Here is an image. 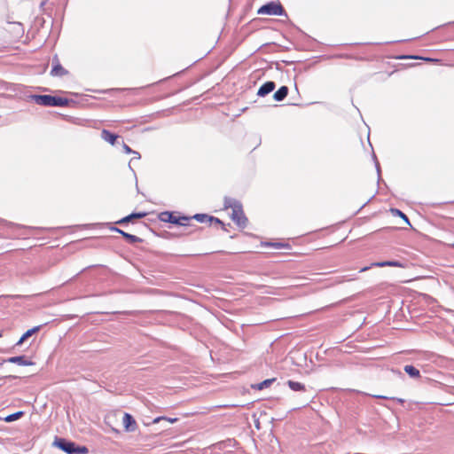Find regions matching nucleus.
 Masks as SVG:
<instances>
[{
    "mask_svg": "<svg viewBox=\"0 0 454 454\" xmlns=\"http://www.w3.org/2000/svg\"><path fill=\"white\" fill-rule=\"evenodd\" d=\"M224 207L231 209V219L239 226L245 227L247 224V217L242 210L241 204L232 198L224 199Z\"/></svg>",
    "mask_w": 454,
    "mask_h": 454,
    "instance_id": "f257e3e1",
    "label": "nucleus"
},
{
    "mask_svg": "<svg viewBox=\"0 0 454 454\" xmlns=\"http://www.w3.org/2000/svg\"><path fill=\"white\" fill-rule=\"evenodd\" d=\"M32 99L40 106H65L68 104L67 98L53 97L51 95H34Z\"/></svg>",
    "mask_w": 454,
    "mask_h": 454,
    "instance_id": "f03ea898",
    "label": "nucleus"
},
{
    "mask_svg": "<svg viewBox=\"0 0 454 454\" xmlns=\"http://www.w3.org/2000/svg\"><path fill=\"white\" fill-rule=\"evenodd\" d=\"M55 445L67 454H86L88 452L86 447H76L74 442L65 439H58Z\"/></svg>",
    "mask_w": 454,
    "mask_h": 454,
    "instance_id": "7ed1b4c3",
    "label": "nucleus"
},
{
    "mask_svg": "<svg viewBox=\"0 0 454 454\" xmlns=\"http://www.w3.org/2000/svg\"><path fill=\"white\" fill-rule=\"evenodd\" d=\"M284 12L283 7L277 3H268L258 10V14L262 15H282Z\"/></svg>",
    "mask_w": 454,
    "mask_h": 454,
    "instance_id": "20e7f679",
    "label": "nucleus"
},
{
    "mask_svg": "<svg viewBox=\"0 0 454 454\" xmlns=\"http://www.w3.org/2000/svg\"><path fill=\"white\" fill-rule=\"evenodd\" d=\"M122 423L126 432H134L136 430L137 423L130 414L124 413Z\"/></svg>",
    "mask_w": 454,
    "mask_h": 454,
    "instance_id": "39448f33",
    "label": "nucleus"
},
{
    "mask_svg": "<svg viewBox=\"0 0 454 454\" xmlns=\"http://www.w3.org/2000/svg\"><path fill=\"white\" fill-rule=\"evenodd\" d=\"M52 64H53V67H52V69L51 71V74L53 75V76H62L64 74H67V70L64 69L61 65L59 64V59L57 57H55L52 60Z\"/></svg>",
    "mask_w": 454,
    "mask_h": 454,
    "instance_id": "423d86ee",
    "label": "nucleus"
},
{
    "mask_svg": "<svg viewBox=\"0 0 454 454\" xmlns=\"http://www.w3.org/2000/svg\"><path fill=\"white\" fill-rule=\"evenodd\" d=\"M275 89V83L273 82H267L262 84L258 90V96L264 97L267 94L270 93Z\"/></svg>",
    "mask_w": 454,
    "mask_h": 454,
    "instance_id": "0eeeda50",
    "label": "nucleus"
},
{
    "mask_svg": "<svg viewBox=\"0 0 454 454\" xmlns=\"http://www.w3.org/2000/svg\"><path fill=\"white\" fill-rule=\"evenodd\" d=\"M8 363L16 364L21 366L31 365L32 362L26 359L24 356H12L6 360Z\"/></svg>",
    "mask_w": 454,
    "mask_h": 454,
    "instance_id": "6e6552de",
    "label": "nucleus"
},
{
    "mask_svg": "<svg viewBox=\"0 0 454 454\" xmlns=\"http://www.w3.org/2000/svg\"><path fill=\"white\" fill-rule=\"evenodd\" d=\"M41 329V325L35 326L29 330H27L19 340L16 345H21L26 340H27L29 337H31L33 334L39 332Z\"/></svg>",
    "mask_w": 454,
    "mask_h": 454,
    "instance_id": "1a4fd4ad",
    "label": "nucleus"
},
{
    "mask_svg": "<svg viewBox=\"0 0 454 454\" xmlns=\"http://www.w3.org/2000/svg\"><path fill=\"white\" fill-rule=\"evenodd\" d=\"M118 136L111 133L106 129H103L101 132V138L108 142L111 145H114Z\"/></svg>",
    "mask_w": 454,
    "mask_h": 454,
    "instance_id": "9d476101",
    "label": "nucleus"
},
{
    "mask_svg": "<svg viewBox=\"0 0 454 454\" xmlns=\"http://www.w3.org/2000/svg\"><path fill=\"white\" fill-rule=\"evenodd\" d=\"M192 218L196 219L198 222H200V223H205L207 221H208V222L215 221L217 223H221V221L219 219L215 218L213 216H208L207 215H205V214H196L193 215Z\"/></svg>",
    "mask_w": 454,
    "mask_h": 454,
    "instance_id": "9b49d317",
    "label": "nucleus"
},
{
    "mask_svg": "<svg viewBox=\"0 0 454 454\" xmlns=\"http://www.w3.org/2000/svg\"><path fill=\"white\" fill-rule=\"evenodd\" d=\"M287 87L282 86L274 93L273 98L276 101H281L287 96Z\"/></svg>",
    "mask_w": 454,
    "mask_h": 454,
    "instance_id": "f8f14e48",
    "label": "nucleus"
},
{
    "mask_svg": "<svg viewBox=\"0 0 454 454\" xmlns=\"http://www.w3.org/2000/svg\"><path fill=\"white\" fill-rule=\"evenodd\" d=\"M160 220L169 222L171 223H177V217L173 215V214L170 212H162L160 214Z\"/></svg>",
    "mask_w": 454,
    "mask_h": 454,
    "instance_id": "ddd939ff",
    "label": "nucleus"
},
{
    "mask_svg": "<svg viewBox=\"0 0 454 454\" xmlns=\"http://www.w3.org/2000/svg\"><path fill=\"white\" fill-rule=\"evenodd\" d=\"M287 385L293 391H305L306 390L305 386L300 382H296L294 380H288Z\"/></svg>",
    "mask_w": 454,
    "mask_h": 454,
    "instance_id": "4468645a",
    "label": "nucleus"
},
{
    "mask_svg": "<svg viewBox=\"0 0 454 454\" xmlns=\"http://www.w3.org/2000/svg\"><path fill=\"white\" fill-rule=\"evenodd\" d=\"M372 266H376V267H385V266L402 267V264L399 262H396V261H385V262H374V263L372 264Z\"/></svg>",
    "mask_w": 454,
    "mask_h": 454,
    "instance_id": "2eb2a0df",
    "label": "nucleus"
},
{
    "mask_svg": "<svg viewBox=\"0 0 454 454\" xmlns=\"http://www.w3.org/2000/svg\"><path fill=\"white\" fill-rule=\"evenodd\" d=\"M275 381V379H268L265 380L258 384L253 385L252 387L262 390L263 388L269 387L273 382Z\"/></svg>",
    "mask_w": 454,
    "mask_h": 454,
    "instance_id": "dca6fc26",
    "label": "nucleus"
},
{
    "mask_svg": "<svg viewBox=\"0 0 454 454\" xmlns=\"http://www.w3.org/2000/svg\"><path fill=\"white\" fill-rule=\"evenodd\" d=\"M117 232L121 233L127 240H129L130 243H136L140 240V239L135 235H131L129 233H127L120 229L115 228L114 229Z\"/></svg>",
    "mask_w": 454,
    "mask_h": 454,
    "instance_id": "f3484780",
    "label": "nucleus"
},
{
    "mask_svg": "<svg viewBox=\"0 0 454 454\" xmlns=\"http://www.w3.org/2000/svg\"><path fill=\"white\" fill-rule=\"evenodd\" d=\"M404 372L409 374L411 378L419 377V371L412 365H405Z\"/></svg>",
    "mask_w": 454,
    "mask_h": 454,
    "instance_id": "a211bd4d",
    "label": "nucleus"
},
{
    "mask_svg": "<svg viewBox=\"0 0 454 454\" xmlns=\"http://www.w3.org/2000/svg\"><path fill=\"white\" fill-rule=\"evenodd\" d=\"M145 213H134V214H131L124 218H122L121 220H120L118 222V223H128L129 222L131 219H134V218H143L144 216H145Z\"/></svg>",
    "mask_w": 454,
    "mask_h": 454,
    "instance_id": "6ab92c4d",
    "label": "nucleus"
},
{
    "mask_svg": "<svg viewBox=\"0 0 454 454\" xmlns=\"http://www.w3.org/2000/svg\"><path fill=\"white\" fill-rule=\"evenodd\" d=\"M22 415H23V411H17L15 413L10 414L7 417H5L4 421H6V422L15 421V420L19 419L20 418H21Z\"/></svg>",
    "mask_w": 454,
    "mask_h": 454,
    "instance_id": "aec40b11",
    "label": "nucleus"
},
{
    "mask_svg": "<svg viewBox=\"0 0 454 454\" xmlns=\"http://www.w3.org/2000/svg\"><path fill=\"white\" fill-rule=\"evenodd\" d=\"M391 213L393 215L400 216L402 219H403L405 221L406 223L410 224L408 217L401 210L396 209V208H392Z\"/></svg>",
    "mask_w": 454,
    "mask_h": 454,
    "instance_id": "412c9836",
    "label": "nucleus"
},
{
    "mask_svg": "<svg viewBox=\"0 0 454 454\" xmlns=\"http://www.w3.org/2000/svg\"><path fill=\"white\" fill-rule=\"evenodd\" d=\"M161 420H166L169 423H175L177 421L176 418H167V417H157L153 420V424L159 423Z\"/></svg>",
    "mask_w": 454,
    "mask_h": 454,
    "instance_id": "4be33fe9",
    "label": "nucleus"
},
{
    "mask_svg": "<svg viewBox=\"0 0 454 454\" xmlns=\"http://www.w3.org/2000/svg\"><path fill=\"white\" fill-rule=\"evenodd\" d=\"M190 220V218L188 217H185V216H182V217H177V223H176V224H180V225H186L187 224V222Z\"/></svg>",
    "mask_w": 454,
    "mask_h": 454,
    "instance_id": "5701e85b",
    "label": "nucleus"
},
{
    "mask_svg": "<svg viewBox=\"0 0 454 454\" xmlns=\"http://www.w3.org/2000/svg\"><path fill=\"white\" fill-rule=\"evenodd\" d=\"M123 150L126 153H132L133 152V150L126 144H123Z\"/></svg>",
    "mask_w": 454,
    "mask_h": 454,
    "instance_id": "b1692460",
    "label": "nucleus"
},
{
    "mask_svg": "<svg viewBox=\"0 0 454 454\" xmlns=\"http://www.w3.org/2000/svg\"><path fill=\"white\" fill-rule=\"evenodd\" d=\"M132 154H133V159H137V160L140 159V154H139V153H137V152H136V151H133V152H132Z\"/></svg>",
    "mask_w": 454,
    "mask_h": 454,
    "instance_id": "393cba45",
    "label": "nucleus"
},
{
    "mask_svg": "<svg viewBox=\"0 0 454 454\" xmlns=\"http://www.w3.org/2000/svg\"><path fill=\"white\" fill-rule=\"evenodd\" d=\"M370 267H364L363 269L360 270V272H364V271H366Z\"/></svg>",
    "mask_w": 454,
    "mask_h": 454,
    "instance_id": "a878e982",
    "label": "nucleus"
},
{
    "mask_svg": "<svg viewBox=\"0 0 454 454\" xmlns=\"http://www.w3.org/2000/svg\"><path fill=\"white\" fill-rule=\"evenodd\" d=\"M425 60H427V61H430V62L436 61V59H429V58L425 59Z\"/></svg>",
    "mask_w": 454,
    "mask_h": 454,
    "instance_id": "bb28decb",
    "label": "nucleus"
},
{
    "mask_svg": "<svg viewBox=\"0 0 454 454\" xmlns=\"http://www.w3.org/2000/svg\"><path fill=\"white\" fill-rule=\"evenodd\" d=\"M453 246H454V244H453Z\"/></svg>",
    "mask_w": 454,
    "mask_h": 454,
    "instance_id": "cd10ccee",
    "label": "nucleus"
}]
</instances>
